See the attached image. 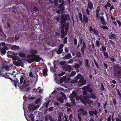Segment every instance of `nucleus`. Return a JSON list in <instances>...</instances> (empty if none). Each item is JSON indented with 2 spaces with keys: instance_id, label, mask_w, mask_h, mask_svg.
I'll return each mask as SVG.
<instances>
[{
  "instance_id": "nucleus-1",
  "label": "nucleus",
  "mask_w": 121,
  "mask_h": 121,
  "mask_svg": "<svg viewBox=\"0 0 121 121\" xmlns=\"http://www.w3.org/2000/svg\"><path fill=\"white\" fill-rule=\"evenodd\" d=\"M89 98L90 97L89 96H83V97L81 95L79 96L77 99L78 100H80L84 104L86 105V103H90V102H91L92 103H93L92 101L90 100L89 99Z\"/></svg>"
},
{
  "instance_id": "nucleus-2",
  "label": "nucleus",
  "mask_w": 121,
  "mask_h": 121,
  "mask_svg": "<svg viewBox=\"0 0 121 121\" xmlns=\"http://www.w3.org/2000/svg\"><path fill=\"white\" fill-rule=\"evenodd\" d=\"M10 66L9 64L6 62L3 63L2 64V66L0 70V76H2V75L4 74V69L6 71L9 70L10 69Z\"/></svg>"
},
{
  "instance_id": "nucleus-3",
  "label": "nucleus",
  "mask_w": 121,
  "mask_h": 121,
  "mask_svg": "<svg viewBox=\"0 0 121 121\" xmlns=\"http://www.w3.org/2000/svg\"><path fill=\"white\" fill-rule=\"evenodd\" d=\"M114 75L117 77L120 76L119 75L121 74V71L119 70H121V67L119 65H116L114 66Z\"/></svg>"
},
{
  "instance_id": "nucleus-4",
  "label": "nucleus",
  "mask_w": 121,
  "mask_h": 121,
  "mask_svg": "<svg viewBox=\"0 0 121 121\" xmlns=\"http://www.w3.org/2000/svg\"><path fill=\"white\" fill-rule=\"evenodd\" d=\"M41 59L39 55H35L32 56V58L30 59H27L26 61L28 62L31 63L34 61L36 62H39Z\"/></svg>"
},
{
  "instance_id": "nucleus-5",
  "label": "nucleus",
  "mask_w": 121,
  "mask_h": 121,
  "mask_svg": "<svg viewBox=\"0 0 121 121\" xmlns=\"http://www.w3.org/2000/svg\"><path fill=\"white\" fill-rule=\"evenodd\" d=\"M61 20L60 21L61 24H63L65 23L67 20H69L70 19L69 14H67L65 15L64 14H62L61 17Z\"/></svg>"
},
{
  "instance_id": "nucleus-6",
  "label": "nucleus",
  "mask_w": 121,
  "mask_h": 121,
  "mask_svg": "<svg viewBox=\"0 0 121 121\" xmlns=\"http://www.w3.org/2000/svg\"><path fill=\"white\" fill-rule=\"evenodd\" d=\"M24 79V77L22 76H21L20 79V82L19 83L18 80V82L16 83V87L17 86V84L20 89H22L23 86L24 85L25 83V82L24 81L23 83V82Z\"/></svg>"
},
{
  "instance_id": "nucleus-7",
  "label": "nucleus",
  "mask_w": 121,
  "mask_h": 121,
  "mask_svg": "<svg viewBox=\"0 0 121 121\" xmlns=\"http://www.w3.org/2000/svg\"><path fill=\"white\" fill-rule=\"evenodd\" d=\"M79 111H80V112L78 113L77 115L78 117H81V116L82 115L86 116L88 114L87 111L84 110L83 108H80Z\"/></svg>"
},
{
  "instance_id": "nucleus-8",
  "label": "nucleus",
  "mask_w": 121,
  "mask_h": 121,
  "mask_svg": "<svg viewBox=\"0 0 121 121\" xmlns=\"http://www.w3.org/2000/svg\"><path fill=\"white\" fill-rule=\"evenodd\" d=\"M13 63L14 65L17 66H23V62L21 60H18L17 61L16 60H13Z\"/></svg>"
},
{
  "instance_id": "nucleus-9",
  "label": "nucleus",
  "mask_w": 121,
  "mask_h": 121,
  "mask_svg": "<svg viewBox=\"0 0 121 121\" xmlns=\"http://www.w3.org/2000/svg\"><path fill=\"white\" fill-rule=\"evenodd\" d=\"M65 4H64V2L60 4L59 5L58 7L60 9V10L61 11V14H62L63 13V11L65 9V7L63 6L65 5Z\"/></svg>"
},
{
  "instance_id": "nucleus-10",
  "label": "nucleus",
  "mask_w": 121,
  "mask_h": 121,
  "mask_svg": "<svg viewBox=\"0 0 121 121\" xmlns=\"http://www.w3.org/2000/svg\"><path fill=\"white\" fill-rule=\"evenodd\" d=\"M82 21L85 24H87L88 23V17L84 14L82 15Z\"/></svg>"
},
{
  "instance_id": "nucleus-11",
  "label": "nucleus",
  "mask_w": 121,
  "mask_h": 121,
  "mask_svg": "<svg viewBox=\"0 0 121 121\" xmlns=\"http://www.w3.org/2000/svg\"><path fill=\"white\" fill-rule=\"evenodd\" d=\"M88 4L87 6L88 8L90 9L91 10L93 7V5L92 2L89 0H88Z\"/></svg>"
},
{
  "instance_id": "nucleus-12",
  "label": "nucleus",
  "mask_w": 121,
  "mask_h": 121,
  "mask_svg": "<svg viewBox=\"0 0 121 121\" xmlns=\"http://www.w3.org/2000/svg\"><path fill=\"white\" fill-rule=\"evenodd\" d=\"M30 54L32 56H35V54H37L38 53V52L37 50L33 49H31L30 50Z\"/></svg>"
},
{
  "instance_id": "nucleus-13",
  "label": "nucleus",
  "mask_w": 121,
  "mask_h": 121,
  "mask_svg": "<svg viewBox=\"0 0 121 121\" xmlns=\"http://www.w3.org/2000/svg\"><path fill=\"white\" fill-rule=\"evenodd\" d=\"M89 116L91 117L93 116V114L96 115L97 114V112L96 110H95L94 111L92 110H90L89 111Z\"/></svg>"
},
{
  "instance_id": "nucleus-14",
  "label": "nucleus",
  "mask_w": 121,
  "mask_h": 121,
  "mask_svg": "<svg viewBox=\"0 0 121 121\" xmlns=\"http://www.w3.org/2000/svg\"><path fill=\"white\" fill-rule=\"evenodd\" d=\"M100 19L101 20V22L102 24L104 25H105L106 24V22L103 16L100 17Z\"/></svg>"
},
{
  "instance_id": "nucleus-15",
  "label": "nucleus",
  "mask_w": 121,
  "mask_h": 121,
  "mask_svg": "<svg viewBox=\"0 0 121 121\" xmlns=\"http://www.w3.org/2000/svg\"><path fill=\"white\" fill-rule=\"evenodd\" d=\"M8 78L10 80H11L12 82H14V85L16 87V83L18 82V80L16 78L14 80H13L12 79L10 78L9 77V78Z\"/></svg>"
},
{
  "instance_id": "nucleus-16",
  "label": "nucleus",
  "mask_w": 121,
  "mask_h": 121,
  "mask_svg": "<svg viewBox=\"0 0 121 121\" xmlns=\"http://www.w3.org/2000/svg\"><path fill=\"white\" fill-rule=\"evenodd\" d=\"M109 34L110 35H109V39H116V38L114 34H112V33H111Z\"/></svg>"
},
{
  "instance_id": "nucleus-17",
  "label": "nucleus",
  "mask_w": 121,
  "mask_h": 121,
  "mask_svg": "<svg viewBox=\"0 0 121 121\" xmlns=\"http://www.w3.org/2000/svg\"><path fill=\"white\" fill-rule=\"evenodd\" d=\"M10 46H11V49H12L17 50L19 49V47L16 45H13L12 46L11 45Z\"/></svg>"
},
{
  "instance_id": "nucleus-18",
  "label": "nucleus",
  "mask_w": 121,
  "mask_h": 121,
  "mask_svg": "<svg viewBox=\"0 0 121 121\" xmlns=\"http://www.w3.org/2000/svg\"><path fill=\"white\" fill-rule=\"evenodd\" d=\"M96 96L95 94L91 93L90 94V98H91L93 99H96Z\"/></svg>"
},
{
  "instance_id": "nucleus-19",
  "label": "nucleus",
  "mask_w": 121,
  "mask_h": 121,
  "mask_svg": "<svg viewBox=\"0 0 121 121\" xmlns=\"http://www.w3.org/2000/svg\"><path fill=\"white\" fill-rule=\"evenodd\" d=\"M89 61L88 59H86L85 60L84 63V65L86 66L87 68L89 67Z\"/></svg>"
},
{
  "instance_id": "nucleus-20",
  "label": "nucleus",
  "mask_w": 121,
  "mask_h": 121,
  "mask_svg": "<svg viewBox=\"0 0 121 121\" xmlns=\"http://www.w3.org/2000/svg\"><path fill=\"white\" fill-rule=\"evenodd\" d=\"M83 94L84 95H85L87 93V88H86L85 87H83Z\"/></svg>"
},
{
  "instance_id": "nucleus-21",
  "label": "nucleus",
  "mask_w": 121,
  "mask_h": 121,
  "mask_svg": "<svg viewBox=\"0 0 121 121\" xmlns=\"http://www.w3.org/2000/svg\"><path fill=\"white\" fill-rule=\"evenodd\" d=\"M57 100L59 102L63 103L64 99L63 97H60L57 98Z\"/></svg>"
},
{
  "instance_id": "nucleus-22",
  "label": "nucleus",
  "mask_w": 121,
  "mask_h": 121,
  "mask_svg": "<svg viewBox=\"0 0 121 121\" xmlns=\"http://www.w3.org/2000/svg\"><path fill=\"white\" fill-rule=\"evenodd\" d=\"M32 10L35 12H38V13L39 12V9L36 6H34L32 8Z\"/></svg>"
},
{
  "instance_id": "nucleus-23",
  "label": "nucleus",
  "mask_w": 121,
  "mask_h": 121,
  "mask_svg": "<svg viewBox=\"0 0 121 121\" xmlns=\"http://www.w3.org/2000/svg\"><path fill=\"white\" fill-rule=\"evenodd\" d=\"M72 67L70 65H67L65 68V71H69V70L72 69Z\"/></svg>"
},
{
  "instance_id": "nucleus-24",
  "label": "nucleus",
  "mask_w": 121,
  "mask_h": 121,
  "mask_svg": "<svg viewBox=\"0 0 121 121\" xmlns=\"http://www.w3.org/2000/svg\"><path fill=\"white\" fill-rule=\"evenodd\" d=\"M43 76L47 75V69H44L43 71Z\"/></svg>"
},
{
  "instance_id": "nucleus-25",
  "label": "nucleus",
  "mask_w": 121,
  "mask_h": 121,
  "mask_svg": "<svg viewBox=\"0 0 121 121\" xmlns=\"http://www.w3.org/2000/svg\"><path fill=\"white\" fill-rule=\"evenodd\" d=\"M79 17V19L81 22H83V21L82 18V15L81 13L79 12L78 13Z\"/></svg>"
},
{
  "instance_id": "nucleus-26",
  "label": "nucleus",
  "mask_w": 121,
  "mask_h": 121,
  "mask_svg": "<svg viewBox=\"0 0 121 121\" xmlns=\"http://www.w3.org/2000/svg\"><path fill=\"white\" fill-rule=\"evenodd\" d=\"M9 40L11 42L13 43L15 41V38L14 37H10L9 38Z\"/></svg>"
},
{
  "instance_id": "nucleus-27",
  "label": "nucleus",
  "mask_w": 121,
  "mask_h": 121,
  "mask_svg": "<svg viewBox=\"0 0 121 121\" xmlns=\"http://www.w3.org/2000/svg\"><path fill=\"white\" fill-rule=\"evenodd\" d=\"M28 110L30 112L32 110L33 111L35 110L33 108H32V106L31 105H30L28 106Z\"/></svg>"
},
{
  "instance_id": "nucleus-28",
  "label": "nucleus",
  "mask_w": 121,
  "mask_h": 121,
  "mask_svg": "<svg viewBox=\"0 0 121 121\" xmlns=\"http://www.w3.org/2000/svg\"><path fill=\"white\" fill-rule=\"evenodd\" d=\"M28 117L31 119V120L32 121H34V117L33 115L32 114H30L28 115Z\"/></svg>"
},
{
  "instance_id": "nucleus-29",
  "label": "nucleus",
  "mask_w": 121,
  "mask_h": 121,
  "mask_svg": "<svg viewBox=\"0 0 121 121\" xmlns=\"http://www.w3.org/2000/svg\"><path fill=\"white\" fill-rule=\"evenodd\" d=\"M0 51L2 54L3 55L5 54L6 52V51L5 49L4 48H1L0 49Z\"/></svg>"
},
{
  "instance_id": "nucleus-30",
  "label": "nucleus",
  "mask_w": 121,
  "mask_h": 121,
  "mask_svg": "<svg viewBox=\"0 0 121 121\" xmlns=\"http://www.w3.org/2000/svg\"><path fill=\"white\" fill-rule=\"evenodd\" d=\"M63 51V49L59 48L56 51V53L58 54H61Z\"/></svg>"
},
{
  "instance_id": "nucleus-31",
  "label": "nucleus",
  "mask_w": 121,
  "mask_h": 121,
  "mask_svg": "<svg viewBox=\"0 0 121 121\" xmlns=\"http://www.w3.org/2000/svg\"><path fill=\"white\" fill-rule=\"evenodd\" d=\"M93 32L94 34H95L96 35L98 36L99 37H100V36L99 35L98 31V30H96L95 29H93Z\"/></svg>"
},
{
  "instance_id": "nucleus-32",
  "label": "nucleus",
  "mask_w": 121,
  "mask_h": 121,
  "mask_svg": "<svg viewBox=\"0 0 121 121\" xmlns=\"http://www.w3.org/2000/svg\"><path fill=\"white\" fill-rule=\"evenodd\" d=\"M65 57L66 59H69L71 58V56L70 53H68L67 55H65Z\"/></svg>"
},
{
  "instance_id": "nucleus-33",
  "label": "nucleus",
  "mask_w": 121,
  "mask_h": 121,
  "mask_svg": "<svg viewBox=\"0 0 121 121\" xmlns=\"http://www.w3.org/2000/svg\"><path fill=\"white\" fill-rule=\"evenodd\" d=\"M19 56L21 57L25 58L26 57L25 54L24 53H20L19 54Z\"/></svg>"
},
{
  "instance_id": "nucleus-34",
  "label": "nucleus",
  "mask_w": 121,
  "mask_h": 121,
  "mask_svg": "<svg viewBox=\"0 0 121 121\" xmlns=\"http://www.w3.org/2000/svg\"><path fill=\"white\" fill-rule=\"evenodd\" d=\"M8 73H5L4 74H2V76L3 77H4L6 78H9V76L7 75V74Z\"/></svg>"
},
{
  "instance_id": "nucleus-35",
  "label": "nucleus",
  "mask_w": 121,
  "mask_h": 121,
  "mask_svg": "<svg viewBox=\"0 0 121 121\" xmlns=\"http://www.w3.org/2000/svg\"><path fill=\"white\" fill-rule=\"evenodd\" d=\"M69 25V22H68V24H66V27H65V31L66 33L68 31Z\"/></svg>"
},
{
  "instance_id": "nucleus-36",
  "label": "nucleus",
  "mask_w": 121,
  "mask_h": 121,
  "mask_svg": "<svg viewBox=\"0 0 121 121\" xmlns=\"http://www.w3.org/2000/svg\"><path fill=\"white\" fill-rule=\"evenodd\" d=\"M67 41V37H65L64 38L63 43L64 44L66 43Z\"/></svg>"
},
{
  "instance_id": "nucleus-37",
  "label": "nucleus",
  "mask_w": 121,
  "mask_h": 121,
  "mask_svg": "<svg viewBox=\"0 0 121 121\" xmlns=\"http://www.w3.org/2000/svg\"><path fill=\"white\" fill-rule=\"evenodd\" d=\"M103 55L106 58H108V53L106 52H103Z\"/></svg>"
},
{
  "instance_id": "nucleus-38",
  "label": "nucleus",
  "mask_w": 121,
  "mask_h": 121,
  "mask_svg": "<svg viewBox=\"0 0 121 121\" xmlns=\"http://www.w3.org/2000/svg\"><path fill=\"white\" fill-rule=\"evenodd\" d=\"M68 22L67 23H64L63 24H61L62 25V26H61V28L62 29H65V27H66V24H68Z\"/></svg>"
},
{
  "instance_id": "nucleus-39",
  "label": "nucleus",
  "mask_w": 121,
  "mask_h": 121,
  "mask_svg": "<svg viewBox=\"0 0 121 121\" xmlns=\"http://www.w3.org/2000/svg\"><path fill=\"white\" fill-rule=\"evenodd\" d=\"M81 77V75L80 73H79L78 75L76 77L75 79L76 80H78Z\"/></svg>"
},
{
  "instance_id": "nucleus-40",
  "label": "nucleus",
  "mask_w": 121,
  "mask_h": 121,
  "mask_svg": "<svg viewBox=\"0 0 121 121\" xmlns=\"http://www.w3.org/2000/svg\"><path fill=\"white\" fill-rule=\"evenodd\" d=\"M76 72L74 71H73L71 72L70 74V77H73L74 75H75L76 74Z\"/></svg>"
},
{
  "instance_id": "nucleus-41",
  "label": "nucleus",
  "mask_w": 121,
  "mask_h": 121,
  "mask_svg": "<svg viewBox=\"0 0 121 121\" xmlns=\"http://www.w3.org/2000/svg\"><path fill=\"white\" fill-rule=\"evenodd\" d=\"M60 94L65 99H66L67 98L65 94L63 92H61Z\"/></svg>"
},
{
  "instance_id": "nucleus-42",
  "label": "nucleus",
  "mask_w": 121,
  "mask_h": 121,
  "mask_svg": "<svg viewBox=\"0 0 121 121\" xmlns=\"http://www.w3.org/2000/svg\"><path fill=\"white\" fill-rule=\"evenodd\" d=\"M77 56L78 58H81L82 57V54L80 52H78L77 53Z\"/></svg>"
},
{
  "instance_id": "nucleus-43",
  "label": "nucleus",
  "mask_w": 121,
  "mask_h": 121,
  "mask_svg": "<svg viewBox=\"0 0 121 121\" xmlns=\"http://www.w3.org/2000/svg\"><path fill=\"white\" fill-rule=\"evenodd\" d=\"M28 86V84H27L25 86V89H26V91L27 92H28L29 90H30V87H28L27 88V86Z\"/></svg>"
},
{
  "instance_id": "nucleus-44",
  "label": "nucleus",
  "mask_w": 121,
  "mask_h": 121,
  "mask_svg": "<svg viewBox=\"0 0 121 121\" xmlns=\"http://www.w3.org/2000/svg\"><path fill=\"white\" fill-rule=\"evenodd\" d=\"M63 115L62 113L60 114V115H59L58 117V120H61V117L63 116Z\"/></svg>"
},
{
  "instance_id": "nucleus-45",
  "label": "nucleus",
  "mask_w": 121,
  "mask_h": 121,
  "mask_svg": "<svg viewBox=\"0 0 121 121\" xmlns=\"http://www.w3.org/2000/svg\"><path fill=\"white\" fill-rule=\"evenodd\" d=\"M101 48L103 52H105L106 51V48L104 46H102Z\"/></svg>"
},
{
  "instance_id": "nucleus-46",
  "label": "nucleus",
  "mask_w": 121,
  "mask_h": 121,
  "mask_svg": "<svg viewBox=\"0 0 121 121\" xmlns=\"http://www.w3.org/2000/svg\"><path fill=\"white\" fill-rule=\"evenodd\" d=\"M87 90V91L89 92L90 93H91L93 92V90L92 88H86Z\"/></svg>"
},
{
  "instance_id": "nucleus-47",
  "label": "nucleus",
  "mask_w": 121,
  "mask_h": 121,
  "mask_svg": "<svg viewBox=\"0 0 121 121\" xmlns=\"http://www.w3.org/2000/svg\"><path fill=\"white\" fill-rule=\"evenodd\" d=\"M88 9V8H87L86 11L87 15H90V11Z\"/></svg>"
},
{
  "instance_id": "nucleus-48",
  "label": "nucleus",
  "mask_w": 121,
  "mask_h": 121,
  "mask_svg": "<svg viewBox=\"0 0 121 121\" xmlns=\"http://www.w3.org/2000/svg\"><path fill=\"white\" fill-rule=\"evenodd\" d=\"M19 36L18 35H16L15 36V40H18L20 38Z\"/></svg>"
},
{
  "instance_id": "nucleus-49",
  "label": "nucleus",
  "mask_w": 121,
  "mask_h": 121,
  "mask_svg": "<svg viewBox=\"0 0 121 121\" xmlns=\"http://www.w3.org/2000/svg\"><path fill=\"white\" fill-rule=\"evenodd\" d=\"M58 0H55L54 2V5L56 6L58 5Z\"/></svg>"
},
{
  "instance_id": "nucleus-50",
  "label": "nucleus",
  "mask_w": 121,
  "mask_h": 121,
  "mask_svg": "<svg viewBox=\"0 0 121 121\" xmlns=\"http://www.w3.org/2000/svg\"><path fill=\"white\" fill-rule=\"evenodd\" d=\"M82 47H83L84 49H86V44L84 41L82 42Z\"/></svg>"
},
{
  "instance_id": "nucleus-51",
  "label": "nucleus",
  "mask_w": 121,
  "mask_h": 121,
  "mask_svg": "<svg viewBox=\"0 0 121 121\" xmlns=\"http://www.w3.org/2000/svg\"><path fill=\"white\" fill-rule=\"evenodd\" d=\"M80 66V65L78 64H76L74 66V67L75 68H78Z\"/></svg>"
},
{
  "instance_id": "nucleus-52",
  "label": "nucleus",
  "mask_w": 121,
  "mask_h": 121,
  "mask_svg": "<svg viewBox=\"0 0 121 121\" xmlns=\"http://www.w3.org/2000/svg\"><path fill=\"white\" fill-rule=\"evenodd\" d=\"M84 49H85L83 47H82L81 48V51L82 55H83L84 53Z\"/></svg>"
},
{
  "instance_id": "nucleus-53",
  "label": "nucleus",
  "mask_w": 121,
  "mask_h": 121,
  "mask_svg": "<svg viewBox=\"0 0 121 121\" xmlns=\"http://www.w3.org/2000/svg\"><path fill=\"white\" fill-rule=\"evenodd\" d=\"M75 97V96H74V95H73V94H70L69 97L70 99H74Z\"/></svg>"
},
{
  "instance_id": "nucleus-54",
  "label": "nucleus",
  "mask_w": 121,
  "mask_h": 121,
  "mask_svg": "<svg viewBox=\"0 0 121 121\" xmlns=\"http://www.w3.org/2000/svg\"><path fill=\"white\" fill-rule=\"evenodd\" d=\"M84 80V78L83 77H82L79 80V82L81 83V84L82 82V81Z\"/></svg>"
},
{
  "instance_id": "nucleus-55",
  "label": "nucleus",
  "mask_w": 121,
  "mask_h": 121,
  "mask_svg": "<svg viewBox=\"0 0 121 121\" xmlns=\"http://www.w3.org/2000/svg\"><path fill=\"white\" fill-rule=\"evenodd\" d=\"M116 99L114 98L113 101V103L114 104V106H116L117 104L116 102Z\"/></svg>"
},
{
  "instance_id": "nucleus-56",
  "label": "nucleus",
  "mask_w": 121,
  "mask_h": 121,
  "mask_svg": "<svg viewBox=\"0 0 121 121\" xmlns=\"http://www.w3.org/2000/svg\"><path fill=\"white\" fill-rule=\"evenodd\" d=\"M63 47L64 45L63 44H60L58 45V47L59 48L62 49V48H63Z\"/></svg>"
},
{
  "instance_id": "nucleus-57",
  "label": "nucleus",
  "mask_w": 121,
  "mask_h": 121,
  "mask_svg": "<svg viewBox=\"0 0 121 121\" xmlns=\"http://www.w3.org/2000/svg\"><path fill=\"white\" fill-rule=\"evenodd\" d=\"M74 44L75 45H76L77 44V39L76 38H74Z\"/></svg>"
},
{
  "instance_id": "nucleus-58",
  "label": "nucleus",
  "mask_w": 121,
  "mask_h": 121,
  "mask_svg": "<svg viewBox=\"0 0 121 121\" xmlns=\"http://www.w3.org/2000/svg\"><path fill=\"white\" fill-rule=\"evenodd\" d=\"M61 37L62 39L64 38L65 37V33H61Z\"/></svg>"
},
{
  "instance_id": "nucleus-59",
  "label": "nucleus",
  "mask_w": 121,
  "mask_h": 121,
  "mask_svg": "<svg viewBox=\"0 0 121 121\" xmlns=\"http://www.w3.org/2000/svg\"><path fill=\"white\" fill-rule=\"evenodd\" d=\"M117 93L118 95L120 98H121V94L120 91L118 90H117Z\"/></svg>"
},
{
  "instance_id": "nucleus-60",
  "label": "nucleus",
  "mask_w": 121,
  "mask_h": 121,
  "mask_svg": "<svg viewBox=\"0 0 121 121\" xmlns=\"http://www.w3.org/2000/svg\"><path fill=\"white\" fill-rule=\"evenodd\" d=\"M65 105L66 106L68 107H71L72 106L71 104H70L68 103H66L65 104Z\"/></svg>"
},
{
  "instance_id": "nucleus-61",
  "label": "nucleus",
  "mask_w": 121,
  "mask_h": 121,
  "mask_svg": "<svg viewBox=\"0 0 121 121\" xmlns=\"http://www.w3.org/2000/svg\"><path fill=\"white\" fill-rule=\"evenodd\" d=\"M96 46L97 47H99L100 46V43L99 41L98 40L96 41Z\"/></svg>"
},
{
  "instance_id": "nucleus-62",
  "label": "nucleus",
  "mask_w": 121,
  "mask_h": 121,
  "mask_svg": "<svg viewBox=\"0 0 121 121\" xmlns=\"http://www.w3.org/2000/svg\"><path fill=\"white\" fill-rule=\"evenodd\" d=\"M69 119L70 121H71L72 119V115L71 114L69 117Z\"/></svg>"
},
{
  "instance_id": "nucleus-63",
  "label": "nucleus",
  "mask_w": 121,
  "mask_h": 121,
  "mask_svg": "<svg viewBox=\"0 0 121 121\" xmlns=\"http://www.w3.org/2000/svg\"><path fill=\"white\" fill-rule=\"evenodd\" d=\"M102 27L104 29L108 30V28L106 26H103Z\"/></svg>"
},
{
  "instance_id": "nucleus-64",
  "label": "nucleus",
  "mask_w": 121,
  "mask_h": 121,
  "mask_svg": "<svg viewBox=\"0 0 121 121\" xmlns=\"http://www.w3.org/2000/svg\"><path fill=\"white\" fill-rule=\"evenodd\" d=\"M48 118L50 121H54L53 120L52 117L51 116H49L48 117Z\"/></svg>"
}]
</instances>
